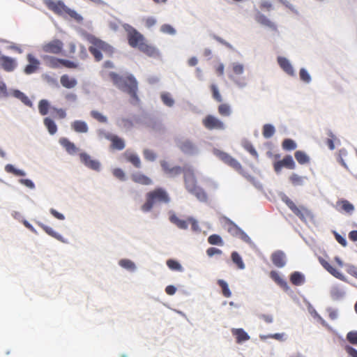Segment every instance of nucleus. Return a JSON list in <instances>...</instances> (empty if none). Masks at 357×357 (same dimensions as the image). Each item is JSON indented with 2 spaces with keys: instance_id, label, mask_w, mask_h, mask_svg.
<instances>
[{
  "instance_id": "f257e3e1",
  "label": "nucleus",
  "mask_w": 357,
  "mask_h": 357,
  "mask_svg": "<svg viewBox=\"0 0 357 357\" xmlns=\"http://www.w3.org/2000/svg\"><path fill=\"white\" fill-rule=\"evenodd\" d=\"M183 178L186 190L195 196L199 201L206 202L207 201V195L205 191L197 185V181L192 166L190 165H184Z\"/></svg>"
},
{
  "instance_id": "f03ea898",
  "label": "nucleus",
  "mask_w": 357,
  "mask_h": 357,
  "mask_svg": "<svg viewBox=\"0 0 357 357\" xmlns=\"http://www.w3.org/2000/svg\"><path fill=\"white\" fill-rule=\"evenodd\" d=\"M107 75L114 85L137 100V82L132 75L123 77L114 72H109Z\"/></svg>"
},
{
  "instance_id": "7ed1b4c3",
  "label": "nucleus",
  "mask_w": 357,
  "mask_h": 357,
  "mask_svg": "<svg viewBox=\"0 0 357 357\" xmlns=\"http://www.w3.org/2000/svg\"><path fill=\"white\" fill-rule=\"evenodd\" d=\"M169 202L168 193L162 188H156L146 195V202L142 205L141 210L144 213H149L157 203L168 204Z\"/></svg>"
},
{
  "instance_id": "20e7f679",
  "label": "nucleus",
  "mask_w": 357,
  "mask_h": 357,
  "mask_svg": "<svg viewBox=\"0 0 357 357\" xmlns=\"http://www.w3.org/2000/svg\"><path fill=\"white\" fill-rule=\"evenodd\" d=\"M44 3L49 9L63 17H66V15H68L77 22H80L83 20L79 14L68 8L61 1L45 0Z\"/></svg>"
},
{
  "instance_id": "39448f33",
  "label": "nucleus",
  "mask_w": 357,
  "mask_h": 357,
  "mask_svg": "<svg viewBox=\"0 0 357 357\" xmlns=\"http://www.w3.org/2000/svg\"><path fill=\"white\" fill-rule=\"evenodd\" d=\"M87 39L91 44L89 47V51L93 55L96 61H99L102 59V54L100 52V50L109 55H111L113 53L112 47L99 38L89 35L87 36Z\"/></svg>"
},
{
  "instance_id": "423d86ee",
  "label": "nucleus",
  "mask_w": 357,
  "mask_h": 357,
  "mask_svg": "<svg viewBox=\"0 0 357 357\" xmlns=\"http://www.w3.org/2000/svg\"><path fill=\"white\" fill-rule=\"evenodd\" d=\"M231 73L229 75V78L235 84V86L243 89L248 86V82L244 78L241 79L239 77L245 73L244 64L234 61L231 63Z\"/></svg>"
},
{
  "instance_id": "0eeeda50",
  "label": "nucleus",
  "mask_w": 357,
  "mask_h": 357,
  "mask_svg": "<svg viewBox=\"0 0 357 357\" xmlns=\"http://www.w3.org/2000/svg\"><path fill=\"white\" fill-rule=\"evenodd\" d=\"M123 27L128 34L129 44L132 47H137L139 49L141 44H144L145 43L144 36L132 26L128 24H123Z\"/></svg>"
},
{
  "instance_id": "6e6552de",
  "label": "nucleus",
  "mask_w": 357,
  "mask_h": 357,
  "mask_svg": "<svg viewBox=\"0 0 357 357\" xmlns=\"http://www.w3.org/2000/svg\"><path fill=\"white\" fill-rule=\"evenodd\" d=\"M202 124L208 130H224L226 126L218 117L208 114L202 119Z\"/></svg>"
},
{
  "instance_id": "1a4fd4ad",
  "label": "nucleus",
  "mask_w": 357,
  "mask_h": 357,
  "mask_svg": "<svg viewBox=\"0 0 357 357\" xmlns=\"http://www.w3.org/2000/svg\"><path fill=\"white\" fill-rule=\"evenodd\" d=\"M80 162L87 168L99 172L102 169L101 162L86 152L79 154Z\"/></svg>"
},
{
  "instance_id": "9d476101",
  "label": "nucleus",
  "mask_w": 357,
  "mask_h": 357,
  "mask_svg": "<svg viewBox=\"0 0 357 357\" xmlns=\"http://www.w3.org/2000/svg\"><path fill=\"white\" fill-rule=\"evenodd\" d=\"M177 146L182 152L190 155H197L200 152L198 146L189 139L179 140Z\"/></svg>"
},
{
  "instance_id": "9b49d317",
  "label": "nucleus",
  "mask_w": 357,
  "mask_h": 357,
  "mask_svg": "<svg viewBox=\"0 0 357 357\" xmlns=\"http://www.w3.org/2000/svg\"><path fill=\"white\" fill-rule=\"evenodd\" d=\"M160 165L163 172L170 178H175L183 173V167L178 165H173L166 160H161Z\"/></svg>"
},
{
  "instance_id": "f8f14e48",
  "label": "nucleus",
  "mask_w": 357,
  "mask_h": 357,
  "mask_svg": "<svg viewBox=\"0 0 357 357\" xmlns=\"http://www.w3.org/2000/svg\"><path fill=\"white\" fill-rule=\"evenodd\" d=\"M277 62L285 74L290 77H296V70L290 59L283 56H278L277 57Z\"/></svg>"
},
{
  "instance_id": "ddd939ff",
  "label": "nucleus",
  "mask_w": 357,
  "mask_h": 357,
  "mask_svg": "<svg viewBox=\"0 0 357 357\" xmlns=\"http://www.w3.org/2000/svg\"><path fill=\"white\" fill-rule=\"evenodd\" d=\"M213 154L217 156L219 159L223 161L225 163L229 165L232 168L236 170H238L241 169V164L234 158H233L231 155L227 153L222 152L218 149L213 150Z\"/></svg>"
},
{
  "instance_id": "4468645a",
  "label": "nucleus",
  "mask_w": 357,
  "mask_h": 357,
  "mask_svg": "<svg viewBox=\"0 0 357 357\" xmlns=\"http://www.w3.org/2000/svg\"><path fill=\"white\" fill-rule=\"evenodd\" d=\"M118 265L126 272L134 274L136 273L138 270V266L137 264L128 258H121L118 261Z\"/></svg>"
},
{
  "instance_id": "2eb2a0df",
  "label": "nucleus",
  "mask_w": 357,
  "mask_h": 357,
  "mask_svg": "<svg viewBox=\"0 0 357 357\" xmlns=\"http://www.w3.org/2000/svg\"><path fill=\"white\" fill-rule=\"evenodd\" d=\"M26 60L29 63L24 69V73L26 75H31L36 73L40 64V61L31 54H28L26 55Z\"/></svg>"
},
{
  "instance_id": "dca6fc26",
  "label": "nucleus",
  "mask_w": 357,
  "mask_h": 357,
  "mask_svg": "<svg viewBox=\"0 0 357 357\" xmlns=\"http://www.w3.org/2000/svg\"><path fill=\"white\" fill-rule=\"evenodd\" d=\"M255 19L256 22L259 24H260L261 26L268 29L271 31H276L277 30V24L271 21L268 17H267L265 15L261 13L259 11H257Z\"/></svg>"
},
{
  "instance_id": "f3484780",
  "label": "nucleus",
  "mask_w": 357,
  "mask_h": 357,
  "mask_svg": "<svg viewBox=\"0 0 357 357\" xmlns=\"http://www.w3.org/2000/svg\"><path fill=\"white\" fill-rule=\"evenodd\" d=\"M0 65L5 71L13 72L16 69L17 62L15 59L5 55H0Z\"/></svg>"
},
{
  "instance_id": "a211bd4d",
  "label": "nucleus",
  "mask_w": 357,
  "mask_h": 357,
  "mask_svg": "<svg viewBox=\"0 0 357 357\" xmlns=\"http://www.w3.org/2000/svg\"><path fill=\"white\" fill-rule=\"evenodd\" d=\"M63 43L59 40H54L43 45V50L45 52L59 54L63 48Z\"/></svg>"
},
{
  "instance_id": "6ab92c4d",
  "label": "nucleus",
  "mask_w": 357,
  "mask_h": 357,
  "mask_svg": "<svg viewBox=\"0 0 357 357\" xmlns=\"http://www.w3.org/2000/svg\"><path fill=\"white\" fill-rule=\"evenodd\" d=\"M283 167L290 169H294L295 168V162L291 155H287L284 157L282 160L275 163L274 169L275 172L279 174Z\"/></svg>"
},
{
  "instance_id": "aec40b11",
  "label": "nucleus",
  "mask_w": 357,
  "mask_h": 357,
  "mask_svg": "<svg viewBox=\"0 0 357 357\" xmlns=\"http://www.w3.org/2000/svg\"><path fill=\"white\" fill-rule=\"evenodd\" d=\"M9 96H13L19 100H20L23 104L28 107H32V102L29 100L28 96L22 92L21 91L15 89H10L9 90Z\"/></svg>"
},
{
  "instance_id": "412c9836",
  "label": "nucleus",
  "mask_w": 357,
  "mask_h": 357,
  "mask_svg": "<svg viewBox=\"0 0 357 357\" xmlns=\"http://www.w3.org/2000/svg\"><path fill=\"white\" fill-rule=\"evenodd\" d=\"M70 128L77 133L86 134L89 132L87 123L82 120H75L70 123Z\"/></svg>"
},
{
  "instance_id": "4be33fe9",
  "label": "nucleus",
  "mask_w": 357,
  "mask_h": 357,
  "mask_svg": "<svg viewBox=\"0 0 357 357\" xmlns=\"http://www.w3.org/2000/svg\"><path fill=\"white\" fill-rule=\"evenodd\" d=\"M335 207L337 211H344L349 215H351L355 209L354 206L346 199L337 201Z\"/></svg>"
},
{
  "instance_id": "5701e85b",
  "label": "nucleus",
  "mask_w": 357,
  "mask_h": 357,
  "mask_svg": "<svg viewBox=\"0 0 357 357\" xmlns=\"http://www.w3.org/2000/svg\"><path fill=\"white\" fill-rule=\"evenodd\" d=\"M319 261L321 264L323 266V267L327 270L332 275L335 277L336 278L341 280L342 281L346 282L347 278L340 271L336 270L335 268H333L328 262H327L326 260L323 259H320Z\"/></svg>"
},
{
  "instance_id": "b1692460",
  "label": "nucleus",
  "mask_w": 357,
  "mask_h": 357,
  "mask_svg": "<svg viewBox=\"0 0 357 357\" xmlns=\"http://www.w3.org/2000/svg\"><path fill=\"white\" fill-rule=\"evenodd\" d=\"M39 225L43 229V231L46 234H47L49 236L54 238L55 239L58 240L59 241H60L63 243H68L67 239L63 238L61 234H60L59 232L55 231L52 227L47 226L46 225H44L43 223H40Z\"/></svg>"
},
{
  "instance_id": "393cba45",
  "label": "nucleus",
  "mask_w": 357,
  "mask_h": 357,
  "mask_svg": "<svg viewBox=\"0 0 357 357\" xmlns=\"http://www.w3.org/2000/svg\"><path fill=\"white\" fill-rule=\"evenodd\" d=\"M131 179L137 183L144 185H149L153 184L152 180L144 175V174L137 172L131 174Z\"/></svg>"
},
{
  "instance_id": "a878e982",
  "label": "nucleus",
  "mask_w": 357,
  "mask_h": 357,
  "mask_svg": "<svg viewBox=\"0 0 357 357\" xmlns=\"http://www.w3.org/2000/svg\"><path fill=\"white\" fill-rule=\"evenodd\" d=\"M60 83L66 89H72L77 86L78 82L76 78L68 75H63L60 77Z\"/></svg>"
},
{
  "instance_id": "bb28decb",
  "label": "nucleus",
  "mask_w": 357,
  "mask_h": 357,
  "mask_svg": "<svg viewBox=\"0 0 357 357\" xmlns=\"http://www.w3.org/2000/svg\"><path fill=\"white\" fill-rule=\"evenodd\" d=\"M59 142L70 155H75L79 150L74 143L66 137L60 138Z\"/></svg>"
},
{
  "instance_id": "cd10ccee",
  "label": "nucleus",
  "mask_w": 357,
  "mask_h": 357,
  "mask_svg": "<svg viewBox=\"0 0 357 357\" xmlns=\"http://www.w3.org/2000/svg\"><path fill=\"white\" fill-rule=\"evenodd\" d=\"M231 333L236 337L238 344H242L250 339V336L243 328H232Z\"/></svg>"
},
{
  "instance_id": "c85d7f7f",
  "label": "nucleus",
  "mask_w": 357,
  "mask_h": 357,
  "mask_svg": "<svg viewBox=\"0 0 357 357\" xmlns=\"http://www.w3.org/2000/svg\"><path fill=\"white\" fill-rule=\"evenodd\" d=\"M139 50L151 57H158L160 55V52L156 47L146 43L141 44Z\"/></svg>"
},
{
  "instance_id": "c756f323",
  "label": "nucleus",
  "mask_w": 357,
  "mask_h": 357,
  "mask_svg": "<svg viewBox=\"0 0 357 357\" xmlns=\"http://www.w3.org/2000/svg\"><path fill=\"white\" fill-rule=\"evenodd\" d=\"M124 155L126 160L132 163L135 167L140 168L142 167L140 158L136 153L127 150Z\"/></svg>"
},
{
  "instance_id": "7c9ffc66",
  "label": "nucleus",
  "mask_w": 357,
  "mask_h": 357,
  "mask_svg": "<svg viewBox=\"0 0 357 357\" xmlns=\"http://www.w3.org/2000/svg\"><path fill=\"white\" fill-rule=\"evenodd\" d=\"M273 263L279 268H282L286 264V257L282 251H277L272 255Z\"/></svg>"
},
{
  "instance_id": "2f4dec72",
  "label": "nucleus",
  "mask_w": 357,
  "mask_h": 357,
  "mask_svg": "<svg viewBox=\"0 0 357 357\" xmlns=\"http://www.w3.org/2000/svg\"><path fill=\"white\" fill-rule=\"evenodd\" d=\"M330 294L332 299L334 301L341 300L345 296V291L344 289L337 285L332 287Z\"/></svg>"
},
{
  "instance_id": "473e14b6",
  "label": "nucleus",
  "mask_w": 357,
  "mask_h": 357,
  "mask_svg": "<svg viewBox=\"0 0 357 357\" xmlns=\"http://www.w3.org/2000/svg\"><path fill=\"white\" fill-rule=\"evenodd\" d=\"M43 123L51 135H54L57 132V126L55 122L50 118L46 117L43 119Z\"/></svg>"
},
{
  "instance_id": "72a5a7b5",
  "label": "nucleus",
  "mask_w": 357,
  "mask_h": 357,
  "mask_svg": "<svg viewBox=\"0 0 357 357\" xmlns=\"http://www.w3.org/2000/svg\"><path fill=\"white\" fill-rule=\"evenodd\" d=\"M160 98L164 105L169 107L174 105L175 100L172 94L169 92L163 91L160 93Z\"/></svg>"
},
{
  "instance_id": "f704fd0d",
  "label": "nucleus",
  "mask_w": 357,
  "mask_h": 357,
  "mask_svg": "<svg viewBox=\"0 0 357 357\" xmlns=\"http://www.w3.org/2000/svg\"><path fill=\"white\" fill-rule=\"evenodd\" d=\"M169 220L172 223L176 225L178 228L181 229H188V223L185 220L180 219L174 213H172L169 216Z\"/></svg>"
},
{
  "instance_id": "c9c22d12",
  "label": "nucleus",
  "mask_w": 357,
  "mask_h": 357,
  "mask_svg": "<svg viewBox=\"0 0 357 357\" xmlns=\"http://www.w3.org/2000/svg\"><path fill=\"white\" fill-rule=\"evenodd\" d=\"M275 133V128L273 124L266 123L263 126L262 135L264 138L269 139Z\"/></svg>"
},
{
  "instance_id": "e433bc0d",
  "label": "nucleus",
  "mask_w": 357,
  "mask_h": 357,
  "mask_svg": "<svg viewBox=\"0 0 357 357\" xmlns=\"http://www.w3.org/2000/svg\"><path fill=\"white\" fill-rule=\"evenodd\" d=\"M167 266L169 269L174 271L182 273L184 271V268L182 265L175 259H168L166 262Z\"/></svg>"
},
{
  "instance_id": "4c0bfd02",
  "label": "nucleus",
  "mask_w": 357,
  "mask_h": 357,
  "mask_svg": "<svg viewBox=\"0 0 357 357\" xmlns=\"http://www.w3.org/2000/svg\"><path fill=\"white\" fill-rule=\"evenodd\" d=\"M292 211L304 222L311 218L310 212L305 208H299L296 206Z\"/></svg>"
},
{
  "instance_id": "58836bf2",
  "label": "nucleus",
  "mask_w": 357,
  "mask_h": 357,
  "mask_svg": "<svg viewBox=\"0 0 357 357\" xmlns=\"http://www.w3.org/2000/svg\"><path fill=\"white\" fill-rule=\"evenodd\" d=\"M111 142L114 149L123 150L126 146L124 140L116 135H113Z\"/></svg>"
},
{
  "instance_id": "ea45409f",
  "label": "nucleus",
  "mask_w": 357,
  "mask_h": 357,
  "mask_svg": "<svg viewBox=\"0 0 357 357\" xmlns=\"http://www.w3.org/2000/svg\"><path fill=\"white\" fill-rule=\"evenodd\" d=\"M271 278L280 287L287 289L289 287L284 280L276 271H271L270 273Z\"/></svg>"
},
{
  "instance_id": "a19ab883",
  "label": "nucleus",
  "mask_w": 357,
  "mask_h": 357,
  "mask_svg": "<svg viewBox=\"0 0 357 357\" xmlns=\"http://www.w3.org/2000/svg\"><path fill=\"white\" fill-rule=\"evenodd\" d=\"M44 60L46 63L51 68H59L61 64L62 59H57L52 56H44Z\"/></svg>"
},
{
  "instance_id": "79ce46f5",
  "label": "nucleus",
  "mask_w": 357,
  "mask_h": 357,
  "mask_svg": "<svg viewBox=\"0 0 357 357\" xmlns=\"http://www.w3.org/2000/svg\"><path fill=\"white\" fill-rule=\"evenodd\" d=\"M218 284L221 287L222 294L225 297L229 298L231 296V292L229 289V284L226 281H225L224 280H218Z\"/></svg>"
},
{
  "instance_id": "37998d69",
  "label": "nucleus",
  "mask_w": 357,
  "mask_h": 357,
  "mask_svg": "<svg viewBox=\"0 0 357 357\" xmlns=\"http://www.w3.org/2000/svg\"><path fill=\"white\" fill-rule=\"evenodd\" d=\"M6 172L14 174L16 176H24L26 173L22 169H16L13 165L8 164L5 166Z\"/></svg>"
},
{
  "instance_id": "c03bdc74",
  "label": "nucleus",
  "mask_w": 357,
  "mask_h": 357,
  "mask_svg": "<svg viewBox=\"0 0 357 357\" xmlns=\"http://www.w3.org/2000/svg\"><path fill=\"white\" fill-rule=\"evenodd\" d=\"M300 79L305 84H310L312 82V77L307 70L305 68H301L299 70Z\"/></svg>"
},
{
  "instance_id": "a18cd8bd",
  "label": "nucleus",
  "mask_w": 357,
  "mask_h": 357,
  "mask_svg": "<svg viewBox=\"0 0 357 357\" xmlns=\"http://www.w3.org/2000/svg\"><path fill=\"white\" fill-rule=\"evenodd\" d=\"M50 107V105L48 100L45 99L40 100L38 103V110L40 114L43 116L46 115L48 113Z\"/></svg>"
},
{
  "instance_id": "49530a36",
  "label": "nucleus",
  "mask_w": 357,
  "mask_h": 357,
  "mask_svg": "<svg viewBox=\"0 0 357 357\" xmlns=\"http://www.w3.org/2000/svg\"><path fill=\"white\" fill-rule=\"evenodd\" d=\"M218 112L223 116H229L231 114V108L229 104L223 103L219 105Z\"/></svg>"
},
{
  "instance_id": "de8ad7c7",
  "label": "nucleus",
  "mask_w": 357,
  "mask_h": 357,
  "mask_svg": "<svg viewBox=\"0 0 357 357\" xmlns=\"http://www.w3.org/2000/svg\"><path fill=\"white\" fill-rule=\"evenodd\" d=\"M307 179L306 176H301L296 174H293L290 177V180L294 185H303Z\"/></svg>"
},
{
  "instance_id": "09e8293b",
  "label": "nucleus",
  "mask_w": 357,
  "mask_h": 357,
  "mask_svg": "<svg viewBox=\"0 0 357 357\" xmlns=\"http://www.w3.org/2000/svg\"><path fill=\"white\" fill-rule=\"evenodd\" d=\"M143 155L146 160L149 162H153L157 159V154L152 150L145 149L143 151Z\"/></svg>"
},
{
  "instance_id": "8fccbe9b",
  "label": "nucleus",
  "mask_w": 357,
  "mask_h": 357,
  "mask_svg": "<svg viewBox=\"0 0 357 357\" xmlns=\"http://www.w3.org/2000/svg\"><path fill=\"white\" fill-rule=\"evenodd\" d=\"M231 259L233 262L236 264L240 269L243 270L245 268V266L242 260V258L236 252H232Z\"/></svg>"
},
{
  "instance_id": "3c124183",
  "label": "nucleus",
  "mask_w": 357,
  "mask_h": 357,
  "mask_svg": "<svg viewBox=\"0 0 357 357\" xmlns=\"http://www.w3.org/2000/svg\"><path fill=\"white\" fill-rule=\"evenodd\" d=\"M295 158L300 164H305L309 161V157L303 151H298L295 153Z\"/></svg>"
},
{
  "instance_id": "603ef678",
  "label": "nucleus",
  "mask_w": 357,
  "mask_h": 357,
  "mask_svg": "<svg viewBox=\"0 0 357 357\" xmlns=\"http://www.w3.org/2000/svg\"><path fill=\"white\" fill-rule=\"evenodd\" d=\"M112 174L116 178L119 179L121 181H125L127 179L125 172L121 168H114L112 169Z\"/></svg>"
},
{
  "instance_id": "864d4df0",
  "label": "nucleus",
  "mask_w": 357,
  "mask_h": 357,
  "mask_svg": "<svg viewBox=\"0 0 357 357\" xmlns=\"http://www.w3.org/2000/svg\"><path fill=\"white\" fill-rule=\"evenodd\" d=\"M91 116L100 123H105L107 122V117L97 110H92L91 112Z\"/></svg>"
},
{
  "instance_id": "5fc2aeb1",
  "label": "nucleus",
  "mask_w": 357,
  "mask_h": 357,
  "mask_svg": "<svg viewBox=\"0 0 357 357\" xmlns=\"http://www.w3.org/2000/svg\"><path fill=\"white\" fill-rule=\"evenodd\" d=\"M160 31L163 33L174 36L176 33V29L171 25L165 24L160 27Z\"/></svg>"
},
{
  "instance_id": "6e6d98bb",
  "label": "nucleus",
  "mask_w": 357,
  "mask_h": 357,
  "mask_svg": "<svg viewBox=\"0 0 357 357\" xmlns=\"http://www.w3.org/2000/svg\"><path fill=\"white\" fill-rule=\"evenodd\" d=\"M291 282L296 285H300L303 282V275L298 272H294L291 276Z\"/></svg>"
},
{
  "instance_id": "4d7b16f0",
  "label": "nucleus",
  "mask_w": 357,
  "mask_h": 357,
  "mask_svg": "<svg viewBox=\"0 0 357 357\" xmlns=\"http://www.w3.org/2000/svg\"><path fill=\"white\" fill-rule=\"evenodd\" d=\"M282 147L288 151L294 150L296 148V143L291 139H286L282 142Z\"/></svg>"
},
{
  "instance_id": "13d9d810",
  "label": "nucleus",
  "mask_w": 357,
  "mask_h": 357,
  "mask_svg": "<svg viewBox=\"0 0 357 357\" xmlns=\"http://www.w3.org/2000/svg\"><path fill=\"white\" fill-rule=\"evenodd\" d=\"M243 146L244 149L248 151L252 156L257 158H258V153L255 149L253 147L252 144L248 142L245 141L243 142Z\"/></svg>"
},
{
  "instance_id": "bf43d9fd",
  "label": "nucleus",
  "mask_w": 357,
  "mask_h": 357,
  "mask_svg": "<svg viewBox=\"0 0 357 357\" xmlns=\"http://www.w3.org/2000/svg\"><path fill=\"white\" fill-rule=\"evenodd\" d=\"M208 241L211 245H222L223 241L222 240V238L217 234H213L211 235L208 238Z\"/></svg>"
},
{
  "instance_id": "052dcab7",
  "label": "nucleus",
  "mask_w": 357,
  "mask_h": 357,
  "mask_svg": "<svg viewBox=\"0 0 357 357\" xmlns=\"http://www.w3.org/2000/svg\"><path fill=\"white\" fill-rule=\"evenodd\" d=\"M234 227H235L236 230V234H239L240 238L245 241L247 243L252 244V242L251 241V238L248 236L247 234H245L242 229L238 228L236 225H234Z\"/></svg>"
},
{
  "instance_id": "680f3d73",
  "label": "nucleus",
  "mask_w": 357,
  "mask_h": 357,
  "mask_svg": "<svg viewBox=\"0 0 357 357\" xmlns=\"http://www.w3.org/2000/svg\"><path fill=\"white\" fill-rule=\"evenodd\" d=\"M97 135L100 139L105 138L110 141L112 140V138L114 135L113 134L106 131L104 129H98L97 130Z\"/></svg>"
},
{
  "instance_id": "e2e57ef3",
  "label": "nucleus",
  "mask_w": 357,
  "mask_h": 357,
  "mask_svg": "<svg viewBox=\"0 0 357 357\" xmlns=\"http://www.w3.org/2000/svg\"><path fill=\"white\" fill-rule=\"evenodd\" d=\"M260 8L265 11H271L274 9L272 3L269 0H260Z\"/></svg>"
},
{
  "instance_id": "0e129e2a",
  "label": "nucleus",
  "mask_w": 357,
  "mask_h": 357,
  "mask_svg": "<svg viewBox=\"0 0 357 357\" xmlns=\"http://www.w3.org/2000/svg\"><path fill=\"white\" fill-rule=\"evenodd\" d=\"M9 96L6 84L0 79V98H6Z\"/></svg>"
},
{
  "instance_id": "69168bd1",
  "label": "nucleus",
  "mask_w": 357,
  "mask_h": 357,
  "mask_svg": "<svg viewBox=\"0 0 357 357\" xmlns=\"http://www.w3.org/2000/svg\"><path fill=\"white\" fill-rule=\"evenodd\" d=\"M211 89H212V92H213V98L215 99L218 102H221L222 100V98L219 92L218 87L216 85L213 84L211 86Z\"/></svg>"
},
{
  "instance_id": "338daca9",
  "label": "nucleus",
  "mask_w": 357,
  "mask_h": 357,
  "mask_svg": "<svg viewBox=\"0 0 357 357\" xmlns=\"http://www.w3.org/2000/svg\"><path fill=\"white\" fill-rule=\"evenodd\" d=\"M50 213L53 217H54L56 219L59 220H64L66 219V216L64 215V214L59 212L58 211L53 208H51L50 209Z\"/></svg>"
},
{
  "instance_id": "774afa93",
  "label": "nucleus",
  "mask_w": 357,
  "mask_h": 357,
  "mask_svg": "<svg viewBox=\"0 0 357 357\" xmlns=\"http://www.w3.org/2000/svg\"><path fill=\"white\" fill-rule=\"evenodd\" d=\"M347 337L351 344H357V331L349 332L347 334Z\"/></svg>"
}]
</instances>
